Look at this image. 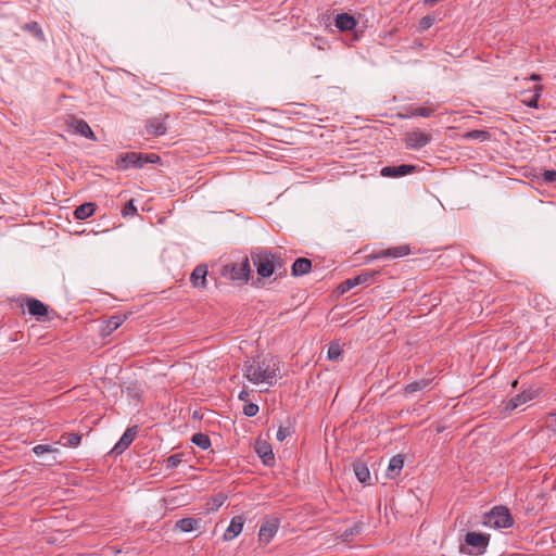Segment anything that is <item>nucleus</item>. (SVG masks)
Listing matches in <instances>:
<instances>
[{
  "label": "nucleus",
  "instance_id": "obj_1",
  "mask_svg": "<svg viewBox=\"0 0 556 556\" xmlns=\"http://www.w3.org/2000/svg\"><path fill=\"white\" fill-rule=\"evenodd\" d=\"M243 377L253 384L265 383L274 386L280 374V363L277 359L245 361L242 365Z\"/></svg>",
  "mask_w": 556,
  "mask_h": 556
},
{
  "label": "nucleus",
  "instance_id": "obj_2",
  "mask_svg": "<svg viewBox=\"0 0 556 556\" xmlns=\"http://www.w3.org/2000/svg\"><path fill=\"white\" fill-rule=\"evenodd\" d=\"M251 257L257 274L263 278H268L275 273L279 276L286 273L285 263L279 253L261 250L252 252Z\"/></svg>",
  "mask_w": 556,
  "mask_h": 556
},
{
  "label": "nucleus",
  "instance_id": "obj_3",
  "mask_svg": "<svg viewBox=\"0 0 556 556\" xmlns=\"http://www.w3.org/2000/svg\"><path fill=\"white\" fill-rule=\"evenodd\" d=\"M483 525L493 529H506L514 525L509 509L505 506H495L483 517Z\"/></svg>",
  "mask_w": 556,
  "mask_h": 556
},
{
  "label": "nucleus",
  "instance_id": "obj_4",
  "mask_svg": "<svg viewBox=\"0 0 556 556\" xmlns=\"http://www.w3.org/2000/svg\"><path fill=\"white\" fill-rule=\"evenodd\" d=\"M251 269L249 258L243 257L240 262L225 264L220 269V275L229 280L245 283L249 280Z\"/></svg>",
  "mask_w": 556,
  "mask_h": 556
},
{
  "label": "nucleus",
  "instance_id": "obj_5",
  "mask_svg": "<svg viewBox=\"0 0 556 556\" xmlns=\"http://www.w3.org/2000/svg\"><path fill=\"white\" fill-rule=\"evenodd\" d=\"M159 161H160V156L154 153L142 154V153H136V152H128V153L121 155L117 159L116 164H117L118 168L125 170L130 167L142 168L148 163L153 164Z\"/></svg>",
  "mask_w": 556,
  "mask_h": 556
},
{
  "label": "nucleus",
  "instance_id": "obj_6",
  "mask_svg": "<svg viewBox=\"0 0 556 556\" xmlns=\"http://www.w3.org/2000/svg\"><path fill=\"white\" fill-rule=\"evenodd\" d=\"M490 541V535L480 532H467L465 543L469 546L468 553L471 555H481L485 552Z\"/></svg>",
  "mask_w": 556,
  "mask_h": 556
},
{
  "label": "nucleus",
  "instance_id": "obj_7",
  "mask_svg": "<svg viewBox=\"0 0 556 556\" xmlns=\"http://www.w3.org/2000/svg\"><path fill=\"white\" fill-rule=\"evenodd\" d=\"M279 527V517L266 516L258 531V541L265 545L268 544L278 532Z\"/></svg>",
  "mask_w": 556,
  "mask_h": 556
},
{
  "label": "nucleus",
  "instance_id": "obj_8",
  "mask_svg": "<svg viewBox=\"0 0 556 556\" xmlns=\"http://www.w3.org/2000/svg\"><path fill=\"white\" fill-rule=\"evenodd\" d=\"M431 141V136L419 129L409 131L405 136V143L407 148L419 150L426 147Z\"/></svg>",
  "mask_w": 556,
  "mask_h": 556
},
{
  "label": "nucleus",
  "instance_id": "obj_9",
  "mask_svg": "<svg viewBox=\"0 0 556 556\" xmlns=\"http://www.w3.org/2000/svg\"><path fill=\"white\" fill-rule=\"evenodd\" d=\"M137 430H138L137 426L127 428L126 431L121 437V439L118 440V442L113 446V448L111 450L110 453L112 455L118 456L124 451H126L128 448V446L135 440V437L137 434Z\"/></svg>",
  "mask_w": 556,
  "mask_h": 556
},
{
  "label": "nucleus",
  "instance_id": "obj_10",
  "mask_svg": "<svg viewBox=\"0 0 556 556\" xmlns=\"http://www.w3.org/2000/svg\"><path fill=\"white\" fill-rule=\"evenodd\" d=\"M416 166L415 165H410V164H401V165H396V166H386L383 167L381 170H380V174L382 177H392V178H396V177H403V176H406L408 174H412L416 170Z\"/></svg>",
  "mask_w": 556,
  "mask_h": 556
},
{
  "label": "nucleus",
  "instance_id": "obj_11",
  "mask_svg": "<svg viewBox=\"0 0 556 556\" xmlns=\"http://www.w3.org/2000/svg\"><path fill=\"white\" fill-rule=\"evenodd\" d=\"M25 305L28 309V313L36 317L37 320H41L43 317L48 315V306L41 301L35 298H25Z\"/></svg>",
  "mask_w": 556,
  "mask_h": 556
},
{
  "label": "nucleus",
  "instance_id": "obj_12",
  "mask_svg": "<svg viewBox=\"0 0 556 556\" xmlns=\"http://www.w3.org/2000/svg\"><path fill=\"white\" fill-rule=\"evenodd\" d=\"M244 521L245 520H244L243 516L232 517L228 528L226 529V531L223 535V540L228 542V541H232L233 539H236L242 532Z\"/></svg>",
  "mask_w": 556,
  "mask_h": 556
},
{
  "label": "nucleus",
  "instance_id": "obj_13",
  "mask_svg": "<svg viewBox=\"0 0 556 556\" xmlns=\"http://www.w3.org/2000/svg\"><path fill=\"white\" fill-rule=\"evenodd\" d=\"M536 395V392L533 390H525L516 396L511 397L506 404V410L513 412L517 407L532 401Z\"/></svg>",
  "mask_w": 556,
  "mask_h": 556
},
{
  "label": "nucleus",
  "instance_id": "obj_14",
  "mask_svg": "<svg viewBox=\"0 0 556 556\" xmlns=\"http://www.w3.org/2000/svg\"><path fill=\"white\" fill-rule=\"evenodd\" d=\"M166 117H167V115H165L163 118L153 117V118L148 119L147 125H146L147 134L152 135V136L164 135L167 130L165 122H164V119Z\"/></svg>",
  "mask_w": 556,
  "mask_h": 556
},
{
  "label": "nucleus",
  "instance_id": "obj_15",
  "mask_svg": "<svg viewBox=\"0 0 556 556\" xmlns=\"http://www.w3.org/2000/svg\"><path fill=\"white\" fill-rule=\"evenodd\" d=\"M255 452L262 458L264 465L269 466L274 463L275 457L271 446L265 441H256Z\"/></svg>",
  "mask_w": 556,
  "mask_h": 556
},
{
  "label": "nucleus",
  "instance_id": "obj_16",
  "mask_svg": "<svg viewBox=\"0 0 556 556\" xmlns=\"http://www.w3.org/2000/svg\"><path fill=\"white\" fill-rule=\"evenodd\" d=\"M334 24L340 31H348L354 29L357 23L351 14L340 13L336 16Z\"/></svg>",
  "mask_w": 556,
  "mask_h": 556
},
{
  "label": "nucleus",
  "instance_id": "obj_17",
  "mask_svg": "<svg viewBox=\"0 0 556 556\" xmlns=\"http://www.w3.org/2000/svg\"><path fill=\"white\" fill-rule=\"evenodd\" d=\"M437 111V106L432 103H427L425 106L414 108L409 106L406 110V117H430Z\"/></svg>",
  "mask_w": 556,
  "mask_h": 556
},
{
  "label": "nucleus",
  "instance_id": "obj_18",
  "mask_svg": "<svg viewBox=\"0 0 556 556\" xmlns=\"http://www.w3.org/2000/svg\"><path fill=\"white\" fill-rule=\"evenodd\" d=\"M206 275H207V268L205 265H198L190 276V282L193 287H202L204 288L206 285Z\"/></svg>",
  "mask_w": 556,
  "mask_h": 556
},
{
  "label": "nucleus",
  "instance_id": "obj_19",
  "mask_svg": "<svg viewBox=\"0 0 556 556\" xmlns=\"http://www.w3.org/2000/svg\"><path fill=\"white\" fill-rule=\"evenodd\" d=\"M72 128L76 134H79L87 139L96 140V136L86 121L74 119L72 123Z\"/></svg>",
  "mask_w": 556,
  "mask_h": 556
},
{
  "label": "nucleus",
  "instance_id": "obj_20",
  "mask_svg": "<svg viewBox=\"0 0 556 556\" xmlns=\"http://www.w3.org/2000/svg\"><path fill=\"white\" fill-rule=\"evenodd\" d=\"M404 466V458L402 455L397 454L393 456L390 462L387 469V476L391 479H394L397 477Z\"/></svg>",
  "mask_w": 556,
  "mask_h": 556
},
{
  "label": "nucleus",
  "instance_id": "obj_21",
  "mask_svg": "<svg viewBox=\"0 0 556 556\" xmlns=\"http://www.w3.org/2000/svg\"><path fill=\"white\" fill-rule=\"evenodd\" d=\"M96 211V204L86 202L78 205L74 211V217L78 220H85L90 217Z\"/></svg>",
  "mask_w": 556,
  "mask_h": 556
},
{
  "label": "nucleus",
  "instance_id": "obj_22",
  "mask_svg": "<svg viewBox=\"0 0 556 556\" xmlns=\"http://www.w3.org/2000/svg\"><path fill=\"white\" fill-rule=\"evenodd\" d=\"M409 252H410V249L408 245H400V247L387 249V250L380 252L378 255H376V257H378V258H380V257L397 258V257L406 256L407 254H409Z\"/></svg>",
  "mask_w": 556,
  "mask_h": 556
},
{
  "label": "nucleus",
  "instance_id": "obj_23",
  "mask_svg": "<svg viewBox=\"0 0 556 556\" xmlns=\"http://www.w3.org/2000/svg\"><path fill=\"white\" fill-rule=\"evenodd\" d=\"M312 268L311 260L306 257H299L294 261L292 265V275L293 276H303L307 274Z\"/></svg>",
  "mask_w": 556,
  "mask_h": 556
},
{
  "label": "nucleus",
  "instance_id": "obj_24",
  "mask_svg": "<svg viewBox=\"0 0 556 556\" xmlns=\"http://www.w3.org/2000/svg\"><path fill=\"white\" fill-rule=\"evenodd\" d=\"M201 523V519L195 518H182L176 521V529L180 530L181 532H191L193 530H198Z\"/></svg>",
  "mask_w": 556,
  "mask_h": 556
},
{
  "label": "nucleus",
  "instance_id": "obj_25",
  "mask_svg": "<svg viewBox=\"0 0 556 556\" xmlns=\"http://www.w3.org/2000/svg\"><path fill=\"white\" fill-rule=\"evenodd\" d=\"M354 473L361 483H370V471L365 463L357 462L353 465Z\"/></svg>",
  "mask_w": 556,
  "mask_h": 556
},
{
  "label": "nucleus",
  "instance_id": "obj_26",
  "mask_svg": "<svg viewBox=\"0 0 556 556\" xmlns=\"http://www.w3.org/2000/svg\"><path fill=\"white\" fill-rule=\"evenodd\" d=\"M431 381L432 380L428 378H422L420 380L413 381L404 388V392L406 395H408L419 391H424L430 386Z\"/></svg>",
  "mask_w": 556,
  "mask_h": 556
},
{
  "label": "nucleus",
  "instance_id": "obj_27",
  "mask_svg": "<svg viewBox=\"0 0 556 556\" xmlns=\"http://www.w3.org/2000/svg\"><path fill=\"white\" fill-rule=\"evenodd\" d=\"M379 274V271L376 270H365L361 273L359 275L353 277L354 283L357 286H369L374 280L375 277Z\"/></svg>",
  "mask_w": 556,
  "mask_h": 556
},
{
  "label": "nucleus",
  "instance_id": "obj_28",
  "mask_svg": "<svg viewBox=\"0 0 556 556\" xmlns=\"http://www.w3.org/2000/svg\"><path fill=\"white\" fill-rule=\"evenodd\" d=\"M491 137L490 132L488 130H482V129H475V130H470V131H467L463 135V139L465 140H477V141H486L489 140Z\"/></svg>",
  "mask_w": 556,
  "mask_h": 556
},
{
  "label": "nucleus",
  "instance_id": "obj_29",
  "mask_svg": "<svg viewBox=\"0 0 556 556\" xmlns=\"http://www.w3.org/2000/svg\"><path fill=\"white\" fill-rule=\"evenodd\" d=\"M191 442L203 451L210 448L211 446V440L208 435L202 432L194 433L191 438Z\"/></svg>",
  "mask_w": 556,
  "mask_h": 556
},
{
  "label": "nucleus",
  "instance_id": "obj_30",
  "mask_svg": "<svg viewBox=\"0 0 556 556\" xmlns=\"http://www.w3.org/2000/svg\"><path fill=\"white\" fill-rule=\"evenodd\" d=\"M541 90L542 86H535L533 94H531L529 98L522 99L521 102L528 108L538 109Z\"/></svg>",
  "mask_w": 556,
  "mask_h": 556
},
{
  "label": "nucleus",
  "instance_id": "obj_31",
  "mask_svg": "<svg viewBox=\"0 0 556 556\" xmlns=\"http://www.w3.org/2000/svg\"><path fill=\"white\" fill-rule=\"evenodd\" d=\"M363 529H364L363 522H354L352 526L348 527L342 532L341 538L344 541H348L350 538H352L354 535H358L359 533H362Z\"/></svg>",
  "mask_w": 556,
  "mask_h": 556
},
{
  "label": "nucleus",
  "instance_id": "obj_32",
  "mask_svg": "<svg viewBox=\"0 0 556 556\" xmlns=\"http://www.w3.org/2000/svg\"><path fill=\"white\" fill-rule=\"evenodd\" d=\"M342 348L338 342H332L328 346L327 357L330 361H337L342 355Z\"/></svg>",
  "mask_w": 556,
  "mask_h": 556
},
{
  "label": "nucleus",
  "instance_id": "obj_33",
  "mask_svg": "<svg viewBox=\"0 0 556 556\" xmlns=\"http://www.w3.org/2000/svg\"><path fill=\"white\" fill-rule=\"evenodd\" d=\"M184 454L182 453H176L167 457L166 459V468L167 469H175L177 468L181 462H182Z\"/></svg>",
  "mask_w": 556,
  "mask_h": 556
},
{
  "label": "nucleus",
  "instance_id": "obj_34",
  "mask_svg": "<svg viewBox=\"0 0 556 556\" xmlns=\"http://www.w3.org/2000/svg\"><path fill=\"white\" fill-rule=\"evenodd\" d=\"M435 21L437 18L433 15H426L422 18H420L418 23V29L420 31H425L429 29L435 23Z\"/></svg>",
  "mask_w": 556,
  "mask_h": 556
},
{
  "label": "nucleus",
  "instance_id": "obj_35",
  "mask_svg": "<svg viewBox=\"0 0 556 556\" xmlns=\"http://www.w3.org/2000/svg\"><path fill=\"white\" fill-rule=\"evenodd\" d=\"M62 438L66 440L65 445L70 447H77L81 441V435L78 433H70L67 435H63Z\"/></svg>",
  "mask_w": 556,
  "mask_h": 556
},
{
  "label": "nucleus",
  "instance_id": "obj_36",
  "mask_svg": "<svg viewBox=\"0 0 556 556\" xmlns=\"http://www.w3.org/2000/svg\"><path fill=\"white\" fill-rule=\"evenodd\" d=\"M58 450L49 444H38L33 447V452L36 456H42L46 453L56 452Z\"/></svg>",
  "mask_w": 556,
  "mask_h": 556
},
{
  "label": "nucleus",
  "instance_id": "obj_37",
  "mask_svg": "<svg viewBox=\"0 0 556 556\" xmlns=\"http://www.w3.org/2000/svg\"><path fill=\"white\" fill-rule=\"evenodd\" d=\"M260 408L257 404L254 403H248L243 406V414L247 417H254L257 415Z\"/></svg>",
  "mask_w": 556,
  "mask_h": 556
},
{
  "label": "nucleus",
  "instance_id": "obj_38",
  "mask_svg": "<svg viewBox=\"0 0 556 556\" xmlns=\"http://www.w3.org/2000/svg\"><path fill=\"white\" fill-rule=\"evenodd\" d=\"M122 214L124 217L126 216H135L137 214V207L134 204V201H128L122 210Z\"/></svg>",
  "mask_w": 556,
  "mask_h": 556
},
{
  "label": "nucleus",
  "instance_id": "obj_39",
  "mask_svg": "<svg viewBox=\"0 0 556 556\" xmlns=\"http://www.w3.org/2000/svg\"><path fill=\"white\" fill-rule=\"evenodd\" d=\"M290 434H291V428L290 427L280 426L278 428V430H277L276 438H277L278 441L282 442Z\"/></svg>",
  "mask_w": 556,
  "mask_h": 556
},
{
  "label": "nucleus",
  "instance_id": "obj_40",
  "mask_svg": "<svg viewBox=\"0 0 556 556\" xmlns=\"http://www.w3.org/2000/svg\"><path fill=\"white\" fill-rule=\"evenodd\" d=\"M123 323V319L121 316H112L109 320H108V328L113 331V330H116Z\"/></svg>",
  "mask_w": 556,
  "mask_h": 556
},
{
  "label": "nucleus",
  "instance_id": "obj_41",
  "mask_svg": "<svg viewBox=\"0 0 556 556\" xmlns=\"http://www.w3.org/2000/svg\"><path fill=\"white\" fill-rule=\"evenodd\" d=\"M542 177L543 181L546 184H556V170H545Z\"/></svg>",
  "mask_w": 556,
  "mask_h": 556
},
{
  "label": "nucleus",
  "instance_id": "obj_42",
  "mask_svg": "<svg viewBox=\"0 0 556 556\" xmlns=\"http://www.w3.org/2000/svg\"><path fill=\"white\" fill-rule=\"evenodd\" d=\"M357 285L354 283L353 278H349L345 281H343L342 285H341L342 292L349 291V290H351L352 288H354Z\"/></svg>",
  "mask_w": 556,
  "mask_h": 556
},
{
  "label": "nucleus",
  "instance_id": "obj_43",
  "mask_svg": "<svg viewBox=\"0 0 556 556\" xmlns=\"http://www.w3.org/2000/svg\"><path fill=\"white\" fill-rule=\"evenodd\" d=\"M548 418H553V422H551L547 428L556 433V412L549 413L547 415Z\"/></svg>",
  "mask_w": 556,
  "mask_h": 556
},
{
  "label": "nucleus",
  "instance_id": "obj_44",
  "mask_svg": "<svg viewBox=\"0 0 556 556\" xmlns=\"http://www.w3.org/2000/svg\"><path fill=\"white\" fill-rule=\"evenodd\" d=\"M238 399L242 402H248L250 399V391L243 389L240 391Z\"/></svg>",
  "mask_w": 556,
  "mask_h": 556
},
{
  "label": "nucleus",
  "instance_id": "obj_45",
  "mask_svg": "<svg viewBox=\"0 0 556 556\" xmlns=\"http://www.w3.org/2000/svg\"><path fill=\"white\" fill-rule=\"evenodd\" d=\"M31 27H33V28H36V34H37V35H42L41 29H39V28H38V26H37V24H36V23H34Z\"/></svg>",
  "mask_w": 556,
  "mask_h": 556
},
{
  "label": "nucleus",
  "instance_id": "obj_46",
  "mask_svg": "<svg viewBox=\"0 0 556 556\" xmlns=\"http://www.w3.org/2000/svg\"><path fill=\"white\" fill-rule=\"evenodd\" d=\"M531 79H533V80H538V79H540V76H539V75H536V74H533V75L531 76Z\"/></svg>",
  "mask_w": 556,
  "mask_h": 556
}]
</instances>
